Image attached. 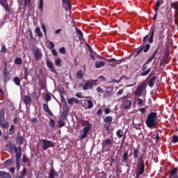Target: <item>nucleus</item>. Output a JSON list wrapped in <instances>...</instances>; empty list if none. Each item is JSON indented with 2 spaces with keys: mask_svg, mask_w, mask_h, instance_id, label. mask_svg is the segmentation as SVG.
Instances as JSON below:
<instances>
[{
  "mask_svg": "<svg viewBox=\"0 0 178 178\" xmlns=\"http://www.w3.org/2000/svg\"><path fill=\"white\" fill-rule=\"evenodd\" d=\"M169 55H170V53L169 51V49H166L164 55L163 56V63H168V59H169Z\"/></svg>",
  "mask_w": 178,
  "mask_h": 178,
  "instance_id": "f3484780",
  "label": "nucleus"
},
{
  "mask_svg": "<svg viewBox=\"0 0 178 178\" xmlns=\"http://www.w3.org/2000/svg\"><path fill=\"white\" fill-rule=\"evenodd\" d=\"M76 77L77 79H83L84 77V74H83V70H79L76 73Z\"/></svg>",
  "mask_w": 178,
  "mask_h": 178,
  "instance_id": "ea45409f",
  "label": "nucleus"
},
{
  "mask_svg": "<svg viewBox=\"0 0 178 178\" xmlns=\"http://www.w3.org/2000/svg\"><path fill=\"white\" fill-rule=\"evenodd\" d=\"M149 48H151V44H149V43H147L145 46L142 47V49L145 53L148 52V51H149Z\"/></svg>",
  "mask_w": 178,
  "mask_h": 178,
  "instance_id": "c9c22d12",
  "label": "nucleus"
},
{
  "mask_svg": "<svg viewBox=\"0 0 178 178\" xmlns=\"http://www.w3.org/2000/svg\"><path fill=\"white\" fill-rule=\"evenodd\" d=\"M55 120L54 119H50V121L49 122V124L51 129H54L55 127Z\"/></svg>",
  "mask_w": 178,
  "mask_h": 178,
  "instance_id": "de8ad7c7",
  "label": "nucleus"
},
{
  "mask_svg": "<svg viewBox=\"0 0 178 178\" xmlns=\"http://www.w3.org/2000/svg\"><path fill=\"white\" fill-rule=\"evenodd\" d=\"M172 143H173V144H176V143H178V136H177V135H174L172 136Z\"/></svg>",
  "mask_w": 178,
  "mask_h": 178,
  "instance_id": "603ef678",
  "label": "nucleus"
},
{
  "mask_svg": "<svg viewBox=\"0 0 178 178\" xmlns=\"http://www.w3.org/2000/svg\"><path fill=\"white\" fill-rule=\"evenodd\" d=\"M35 33H36L38 37H40V38H42L44 37V35L41 32V29H40V27H37L35 29Z\"/></svg>",
  "mask_w": 178,
  "mask_h": 178,
  "instance_id": "e433bc0d",
  "label": "nucleus"
},
{
  "mask_svg": "<svg viewBox=\"0 0 178 178\" xmlns=\"http://www.w3.org/2000/svg\"><path fill=\"white\" fill-rule=\"evenodd\" d=\"M0 178H12L10 174L6 172L0 171Z\"/></svg>",
  "mask_w": 178,
  "mask_h": 178,
  "instance_id": "c85d7f7f",
  "label": "nucleus"
},
{
  "mask_svg": "<svg viewBox=\"0 0 178 178\" xmlns=\"http://www.w3.org/2000/svg\"><path fill=\"white\" fill-rule=\"evenodd\" d=\"M102 145L103 148H106V147H112L113 145V139L105 138L102 140Z\"/></svg>",
  "mask_w": 178,
  "mask_h": 178,
  "instance_id": "9d476101",
  "label": "nucleus"
},
{
  "mask_svg": "<svg viewBox=\"0 0 178 178\" xmlns=\"http://www.w3.org/2000/svg\"><path fill=\"white\" fill-rule=\"evenodd\" d=\"M158 119V113L151 112L147 117L146 125L149 129H158V124L155 120Z\"/></svg>",
  "mask_w": 178,
  "mask_h": 178,
  "instance_id": "f257e3e1",
  "label": "nucleus"
},
{
  "mask_svg": "<svg viewBox=\"0 0 178 178\" xmlns=\"http://www.w3.org/2000/svg\"><path fill=\"white\" fill-rule=\"evenodd\" d=\"M86 104H88L86 107L87 109H92L94 108V103L92 102V100H86Z\"/></svg>",
  "mask_w": 178,
  "mask_h": 178,
  "instance_id": "473e14b6",
  "label": "nucleus"
},
{
  "mask_svg": "<svg viewBox=\"0 0 178 178\" xmlns=\"http://www.w3.org/2000/svg\"><path fill=\"white\" fill-rule=\"evenodd\" d=\"M145 90H147V83L145 82H142L138 86V88L134 91V95L136 97H141Z\"/></svg>",
  "mask_w": 178,
  "mask_h": 178,
  "instance_id": "39448f33",
  "label": "nucleus"
},
{
  "mask_svg": "<svg viewBox=\"0 0 178 178\" xmlns=\"http://www.w3.org/2000/svg\"><path fill=\"white\" fill-rule=\"evenodd\" d=\"M104 113L106 115H109V113H111V108H104Z\"/></svg>",
  "mask_w": 178,
  "mask_h": 178,
  "instance_id": "e2e57ef3",
  "label": "nucleus"
},
{
  "mask_svg": "<svg viewBox=\"0 0 178 178\" xmlns=\"http://www.w3.org/2000/svg\"><path fill=\"white\" fill-rule=\"evenodd\" d=\"M45 101H47V102H48L49 101H51V95H49V94H47L45 95Z\"/></svg>",
  "mask_w": 178,
  "mask_h": 178,
  "instance_id": "680f3d73",
  "label": "nucleus"
},
{
  "mask_svg": "<svg viewBox=\"0 0 178 178\" xmlns=\"http://www.w3.org/2000/svg\"><path fill=\"white\" fill-rule=\"evenodd\" d=\"M112 95H113V89L107 90L104 92V97L106 98H111V97H112Z\"/></svg>",
  "mask_w": 178,
  "mask_h": 178,
  "instance_id": "b1692460",
  "label": "nucleus"
},
{
  "mask_svg": "<svg viewBox=\"0 0 178 178\" xmlns=\"http://www.w3.org/2000/svg\"><path fill=\"white\" fill-rule=\"evenodd\" d=\"M81 124H82L83 126H86L83 129V134L80 136V138L81 140H84V138L87 137V135L88 134V132L90 131V130H91L92 127V124L90 123L88 120H81Z\"/></svg>",
  "mask_w": 178,
  "mask_h": 178,
  "instance_id": "f03ea898",
  "label": "nucleus"
},
{
  "mask_svg": "<svg viewBox=\"0 0 178 178\" xmlns=\"http://www.w3.org/2000/svg\"><path fill=\"white\" fill-rule=\"evenodd\" d=\"M76 33L79 34V35L80 36L79 40H81V38H83V32L81 31V30H80V29L76 28Z\"/></svg>",
  "mask_w": 178,
  "mask_h": 178,
  "instance_id": "37998d69",
  "label": "nucleus"
},
{
  "mask_svg": "<svg viewBox=\"0 0 178 178\" xmlns=\"http://www.w3.org/2000/svg\"><path fill=\"white\" fill-rule=\"evenodd\" d=\"M113 120V118L111 116H106L104 118V122L107 123L108 124H112V121Z\"/></svg>",
  "mask_w": 178,
  "mask_h": 178,
  "instance_id": "7c9ffc66",
  "label": "nucleus"
},
{
  "mask_svg": "<svg viewBox=\"0 0 178 178\" xmlns=\"http://www.w3.org/2000/svg\"><path fill=\"white\" fill-rule=\"evenodd\" d=\"M81 92H77L76 94V97H77V98H83V96L81 95Z\"/></svg>",
  "mask_w": 178,
  "mask_h": 178,
  "instance_id": "774afa93",
  "label": "nucleus"
},
{
  "mask_svg": "<svg viewBox=\"0 0 178 178\" xmlns=\"http://www.w3.org/2000/svg\"><path fill=\"white\" fill-rule=\"evenodd\" d=\"M56 177H59V174L55 169L54 168V165L51 166L50 172L49 173V178H55Z\"/></svg>",
  "mask_w": 178,
  "mask_h": 178,
  "instance_id": "ddd939ff",
  "label": "nucleus"
},
{
  "mask_svg": "<svg viewBox=\"0 0 178 178\" xmlns=\"http://www.w3.org/2000/svg\"><path fill=\"white\" fill-rule=\"evenodd\" d=\"M1 52H3V54H6L7 52L6 46L5 45L1 46Z\"/></svg>",
  "mask_w": 178,
  "mask_h": 178,
  "instance_id": "6e6d98bb",
  "label": "nucleus"
},
{
  "mask_svg": "<svg viewBox=\"0 0 178 178\" xmlns=\"http://www.w3.org/2000/svg\"><path fill=\"white\" fill-rule=\"evenodd\" d=\"M61 63H62V60L60 58H58L55 60V65L56 66H58V67H60V66H61L60 64Z\"/></svg>",
  "mask_w": 178,
  "mask_h": 178,
  "instance_id": "c03bdc74",
  "label": "nucleus"
},
{
  "mask_svg": "<svg viewBox=\"0 0 178 178\" xmlns=\"http://www.w3.org/2000/svg\"><path fill=\"white\" fill-rule=\"evenodd\" d=\"M94 83L91 81H86L85 84L83 85V90L87 91V90H92Z\"/></svg>",
  "mask_w": 178,
  "mask_h": 178,
  "instance_id": "9b49d317",
  "label": "nucleus"
},
{
  "mask_svg": "<svg viewBox=\"0 0 178 178\" xmlns=\"http://www.w3.org/2000/svg\"><path fill=\"white\" fill-rule=\"evenodd\" d=\"M43 110L50 116H54V113H52V111H51V109H49V106H48V103L43 104Z\"/></svg>",
  "mask_w": 178,
  "mask_h": 178,
  "instance_id": "412c9836",
  "label": "nucleus"
},
{
  "mask_svg": "<svg viewBox=\"0 0 178 178\" xmlns=\"http://www.w3.org/2000/svg\"><path fill=\"white\" fill-rule=\"evenodd\" d=\"M14 63H15V65H22V63H23V60L22 59V58L17 57L15 59Z\"/></svg>",
  "mask_w": 178,
  "mask_h": 178,
  "instance_id": "4c0bfd02",
  "label": "nucleus"
},
{
  "mask_svg": "<svg viewBox=\"0 0 178 178\" xmlns=\"http://www.w3.org/2000/svg\"><path fill=\"white\" fill-rule=\"evenodd\" d=\"M24 102L25 105H30V104H31V97H30V95L24 96Z\"/></svg>",
  "mask_w": 178,
  "mask_h": 178,
  "instance_id": "393cba45",
  "label": "nucleus"
},
{
  "mask_svg": "<svg viewBox=\"0 0 178 178\" xmlns=\"http://www.w3.org/2000/svg\"><path fill=\"white\" fill-rule=\"evenodd\" d=\"M161 5H163V0H156V6L154 8V12H158Z\"/></svg>",
  "mask_w": 178,
  "mask_h": 178,
  "instance_id": "5701e85b",
  "label": "nucleus"
},
{
  "mask_svg": "<svg viewBox=\"0 0 178 178\" xmlns=\"http://www.w3.org/2000/svg\"><path fill=\"white\" fill-rule=\"evenodd\" d=\"M116 136L118 138H122V137H123V130L122 129H118L116 131Z\"/></svg>",
  "mask_w": 178,
  "mask_h": 178,
  "instance_id": "a19ab883",
  "label": "nucleus"
},
{
  "mask_svg": "<svg viewBox=\"0 0 178 178\" xmlns=\"http://www.w3.org/2000/svg\"><path fill=\"white\" fill-rule=\"evenodd\" d=\"M67 115H68L67 111H63V112L61 113L60 118H62V119H64V120H66V118H67Z\"/></svg>",
  "mask_w": 178,
  "mask_h": 178,
  "instance_id": "09e8293b",
  "label": "nucleus"
},
{
  "mask_svg": "<svg viewBox=\"0 0 178 178\" xmlns=\"http://www.w3.org/2000/svg\"><path fill=\"white\" fill-rule=\"evenodd\" d=\"M140 154V149H134V152L131 154L133 155L134 159H138V155Z\"/></svg>",
  "mask_w": 178,
  "mask_h": 178,
  "instance_id": "a878e982",
  "label": "nucleus"
},
{
  "mask_svg": "<svg viewBox=\"0 0 178 178\" xmlns=\"http://www.w3.org/2000/svg\"><path fill=\"white\" fill-rule=\"evenodd\" d=\"M151 72V68H148L147 70L143 71L140 73V76H147V74H149V72Z\"/></svg>",
  "mask_w": 178,
  "mask_h": 178,
  "instance_id": "a18cd8bd",
  "label": "nucleus"
},
{
  "mask_svg": "<svg viewBox=\"0 0 178 178\" xmlns=\"http://www.w3.org/2000/svg\"><path fill=\"white\" fill-rule=\"evenodd\" d=\"M127 95L124 96L122 98H121V100L122 101V106L124 109H129L131 106V101L127 99Z\"/></svg>",
  "mask_w": 178,
  "mask_h": 178,
  "instance_id": "6e6552de",
  "label": "nucleus"
},
{
  "mask_svg": "<svg viewBox=\"0 0 178 178\" xmlns=\"http://www.w3.org/2000/svg\"><path fill=\"white\" fill-rule=\"evenodd\" d=\"M14 151L15 153L17 170H19V169H20V159H22V146H19L18 147H15Z\"/></svg>",
  "mask_w": 178,
  "mask_h": 178,
  "instance_id": "20e7f679",
  "label": "nucleus"
},
{
  "mask_svg": "<svg viewBox=\"0 0 178 178\" xmlns=\"http://www.w3.org/2000/svg\"><path fill=\"white\" fill-rule=\"evenodd\" d=\"M149 63H147V62L145 63V64L142 66V70L143 72L147 70V69H148V67L147 66V65H149Z\"/></svg>",
  "mask_w": 178,
  "mask_h": 178,
  "instance_id": "bf43d9fd",
  "label": "nucleus"
},
{
  "mask_svg": "<svg viewBox=\"0 0 178 178\" xmlns=\"http://www.w3.org/2000/svg\"><path fill=\"white\" fill-rule=\"evenodd\" d=\"M60 54H66V49L65 47H61L59 50Z\"/></svg>",
  "mask_w": 178,
  "mask_h": 178,
  "instance_id": "0e129e2a",
  "label": "nucleus"
},
{
  "mask_svg": "<svg viewBox=\"0 0 178 178\" xmlns=\"http://www.w3.org/2000/svg\"><path fill=\"white\" fill-rule=\"evenodd\" d=\"M62 3L64 5H67L69 9H72V4L70 3V0H62Z\"/></svg>",
  "mask_w": 178,
  "mask_h": 178,
  "instance_id": "79ce46f5",
  "label": "nucleus"
},
{
  "mask_svg": "<svg viewBox=\"0 0 178 178\" xmlns=\"http://www.w3.org/2000/svg\"><path fill=\"white\" fill-rule=\"evenodd\" d=\"M13 81L15 84V86H17V87H20L21 83H20V78H19V76H15L13 79Z\"/></svg>",
  "mask_w": 178,
  "mask_h": 178,
  "instance_id": "f704fd0d",
  "label": "nucleus"
},
{
  "mask_svg": "<svg viewBox=\"0 0 178 178\" xmlns=\"http://www.w3.org/2000/svg\"><path fill=\"white\" fill-rule=\"evenodd\" d=\"M65 119L60 118L58 122V124L59 127H63V126L66 124V122H65Z\"/></svg>",
  "mask_w": 178,
  "mask_h": 178,
  "instance_id": "72a5a7b5",
  "label": "nucleus"
},
{
  "mask_svg": "<svg viewBox=\"0 0 178 178\" xmlns=\"http://www.w3.org/2000/svg\"><path fill=\"white\" fill-rule=\"evenodd\" d=\"M39 86L41 88V90H44V88L47 87V86L45 85V82H44L43 81H39Z\"/></svg>",
  "mask_w": 178,
  "mask_h": 178,
  "instance_id": "8fccbe9b",
  "label": "nucleus"
},
{
  "mask_svg": "<svg viewBox=\"0 0 178 178\" xmlns=\"http://www.w3.org/2000/svg\"><path fill=\"white\" fill-rule=\"evenodd\" d=\"M43 8H44V0H39V9L42 10Z\"/></svg>",
  "mask_w": 178,
  "mask_h": 178,
  "instance_id": "5fc2aeb1",
  "label": "nucleus"
},
{
  "mask_svg": "<svg viewBox=\"0 0 178 178\" xmlns=\"http://www.w3.org/2000/svg\"><path fill=\"white\" fill-rule=\"evenodd\" d=\"M3 80L4 81H9V80H10V76H9L10 73H9V71L8 70V67L3 68Z\"/></svg>",
  "mask_w": 178,
  "mask_h": 178,
  "instance_id": "f8f14e48",
  "label": "nucleus"
},
{
  "mask_svg": "<svg viewBox=\"0 0 178 178\" xmlns=\"http://www.w3.org/2000/svg\"><path fill=\"white\" fill-rule=\"evenodd\" d=\"M17 143L19 144V145H23V143H24L23 136H17Z\"/></svg>",
  "mask_w": 178,
  "mask_h": 178,
  "instance_id": "58836bf2",
  "label": "nucleus"
},
{
  "mask_svg": "<svg viewBox=\"0 0 178 178\" xmlns=\"http://www.w3.org/2000/svg\"><path fill=\"white\" fill-rule=\"evenodd\" d=\"M33 56L36 60H39L41 56H42V53L40 51V49L36 48V49L33 51Z\"/></svg>",
  "mask_w": 178,
  "mask_h": 178,
  "instance_id": "2eb2a0df",
  "label": "nucleus"
},
{
  "mask_svg": "<svg viewBox=\"0 0 178 178\" xmlns=\"http://www.w3.org/2000/svg\"><path fill=\"white\" fill-rule=\"evenodd\" d=\"M31 5V0H24V6L29 8Z\"/></svg>",
  "mask_w": 178,
  "mask_h": 178,
  "instance_id": "864d4df0",
  "label": "nucleus"
},
{
  "mask_svg": "<svg viewBox=\"0 0 178 178\" xmlns=\"http://www.w3.org/2000/svg\"><path fill=\"white\" fill-rule=\"evenodd\" d=\"M137 101H138V105H139V106L144 104V100H143V99H141V98H138Z\"/></svg>",
  "mask_w": 178,
  "mask_h": 178,
  "instance_id": "052dcab7",
  "label": "nucleus"
},
{
  "mask_svg": "<svg viewBox=\"0 0 178 178\" xmlns=\"http://www.w3.org/2000/svg\"><path fill=\"white\" fill-rule=\"evenodd\" d=\"M28 77H29V71H27V70H25L24 74V80H27Z\"/></svg>",
  "mask_w": 178,
  "mask_h": 178,
  "instance_id": "4d7b16f0",
  "label": "nucleus"
},
{
  "mask_svg": "<svg viewBox=\"0 0 178 178\" xmlns=\"http://www.w3.org/2000/svg\"><path fill=\"white\" fill-rule=\"evenodd\" d=\"M178 168H174L169 171V178H173L177 175Z\"/></svg>",
  "mask_w": 178,
  "mask_h": 178,
  "instance_id": "6ab92c4d",
  "label": "nucleus"
},
{
  "mask_svg": "<svg viewBox=\"0 0 178 178\" xmlns=\"http://www.w3.org/2000/svg\"><path fill=\"white\" fill-rule=\"evenodd\" d=\"M122 163H127L129 162V152L126 151L122 154Z\"/></svg>",
  "mask_w": 178,
  "mask_h": 178,
  "instance_id": "aec40b11",
  "label": "nucleus"
},
{
  "mask_svg": "<svg viewBox=\"0 0 178 178\" xmlns=\"http://www.w3.org/2000/svg\"><path fill=\"white\" fill-rule=\"evenodd\" d=\"M15 125L11 124L10 128L9 129V131H10L9 134L10 136H13V134H15Z\"/></svg>",
  "mask_w": 178,
  "mask_h": 178,
  "instance_id": "49530a36",
  "label": "nucleus"
},
{
  "mask_svg": "<svg viewBox=\"0 0 178 178\" xmlns=\"http://www.w3.org/2000/svg\"><path fill=\"white\" fill-rule=\"evenodd\" d=\"M149 38L148 40V42H149V44H152V42H154V35H155V27H151L150 30H149Z\"/></svg>",
  "mask_w": 178,
  "mask_h": 178,
  "instance_id": "4468645a",
  "label": "nucleus"
},
{
  "mask_svg": "<svg viewBox=\"0 0 178 178\" xmlns=\"http://www.w3.org/2000/svg\"><path fill=\"white\" fill-rule=\"evenodd\" d=\"M162 49H163V40H160L158 43L157 47L152 54V56L146 60V63H151L152 60L155 59V56L162 52Z\"/></svg>",
  "mask_w": 178,
  "mask_h": 178,
  "instance_id": "7ed1b4c3",
  "label": "nucleus"
},
{
  "mask_svg": "<svg viewBox=\"0 0 178 178\" xmlns=\"http://www.w3.org/2000/svg\"><path fill=\"white\" fill-rule=\"evenodd\" d=\"M102 59H104V60H107L108 62V65L111 66L112 67H116L118 65H120L122 63V60H116L115 58H105V57H102Z\"/></svg>",
  "mask_w": 178,
  "mask_h": 178,
  "instance_id": "0eeeda50",
  "label": "nucleus"
},
{
  "mask_svg": "<svg viewBox=\"0 0 178 178\" xmlns=\"http://www.w3.org/2000/svg\"><path fill=\"white\" fill-rule=\"evenodd\" d=\"M0 126H1L2 127H3V129H8V126H9V123L8 122H5L3 124V122H2V124H0Z\"/></svg>",
  "mask_w": 178,
  "mask_h": 178,
  "instance_id": "13d9d810",
  "label": "nucleus"
},
{
  "mask_svg": "<svg viewBox=\"0 0 178 178\" xmlns=\"http://www.w3.org/2000/svg\"><path fill=\"white\" fill-rule=\"evenodd\" d=\"M0 5L4 8L6 12H8V13L10 12V8H9V4H8V1L3 3L2 0H0Z\"/></svg>",
  "mask_w": 178,
  "mask_h": 178,
  "instance_id": "a211bd4d",
  "label": "nucleus"
},
{
  "mask_svg": "<svg viewBox=\"0 0 178 178\" xmlns=\"http://www.w3.org/2000/svg\"><path fill=\"white\" fill-rule=\"evenodd\" d=\"M22 176H25V175H27V170H26V168H24L23 170L21 173Z\"/></svg>",
  "mask_w": 178,
  "mask_h": 178,
  "instance_id": "338daca9",
  "label": "nucleus"
},
{
  "mask_svg": "<svg viewBox=\"0 0 178 178\" xmlns=\"http://www.w3.org/2000/svg\"><path fill=\"white\" fill-rule=\"evenodd\" d=\"M104 66H105V63L104 61H97L95 63V67L97 69L104 67Z\"/></svg>",
  "mask_w": 178,
  "mask_h": 178,
  "instance_id": "c756f323",
  "label": "nucleus"
},
{
  "mask_svg": "<svg viewBox=\"0 0 178 178\" xmlns=\"http://www.w3.org/2000/svg\"><path fill=\"white\" fill-rule=\"evenodd\" d=\"M144 172H145V164L144 163V160H142L141 163L138 165V177L141 175H144Z\"/></svg>",
  "mask_w": 178,
  "mask_h": 178,
  "instance_id": "1a4fd4ad",
  "label": "nucleus"
},
{
  "mask_svg": "<svg viewBox=\"0 0 178 178\" xmlns=\"http://www.w3.org/2000/svg\"><path fill=\"white\" fill-rule=\"evenodd\" d=\"M22 162L23 163H28L29 166L30 165V159L27 157V154H23Z\"/></svg>",
  "mask_w": 178,
  "mask_h": 178,
  "instance_id": "2f4dec72",
  "label": "nucleus"
},
{
  "mask_svg": "<svg viewBox=\"0 0 178 178\" xmlns=\"http://www.w3.org/2000/svg\"><path fill=\"white\" fill-rule=\"evenodd\" d=\"M67 102L69 105H73V104H79V99H76L75 97H72L67 99Z\"/></svg>",
  "mask_w": 178,
  "mask_h": 178,
  "instance_id": "bb28decb",
  "label": "nucleus"
},
{
  "mask_svg": "<svg viewBox=\"0 0 178 178\" xmlns=\"http://www.w3.org/2000/svg\"><path fill=\"white\" fill-rule=\"evenodd\" d=\"M97 92H100V94H104V89L101 87H97Z\"/></svg>",
  "mask_w": 178,
  "mask_h": 178,
  "instance_id": "69168bd1",
  "label": "nucleus"
},
{
  "mask_svg": "<svg viewBox=\"0 0 178 178\" xmlns=\"http://www.w3.org/2000/svg\"><path fill=\"white\" fill-rule=\"evenodd\" d=\"M5 122V111L1 110L0 111V124Z\"/></svg>",
  "mask_w": 178,
  "mask_h": 178,
  "instance_id": "cd10ccee",
  "label": "nucleus"
},
{
  "mask_svg": "<svg viewBox=\"0 0 178 178\" xmlns=\"http://www.w3.org/2000/svg\"><path fill=\"white\" fill-rule=\"evenodd\" d=\"M46 63L47 67L51 70L52 73H56V70L55 69V67L54 66V63L52 61L47 60Z\"/></svg>",
  "mask_w": 178,
  "mask_h": 178,
  "instance_id": "dca6fc26",
  "label": "nucleus"
},
{
  "mask_svg": "<svg viewBox=\"0 0 178 178\" xmlns=\"http://www.w3.org/2000/svg\"><path fill=\"white\" fill-rule=\"evenodd\" d=\"M13 161H12V159H8L4 162L5 166H10L12 165Z\"/></svg>",
  "mask_w": 178,
  "mask_h": 178,
  "instance_id": "3c124183",
  "label": "nucleus"
},
{
  "mask_svg": "<svg viewBox=\"0 0 178 178\" xmlns=\"http://www.w3.org/2000/svg\"><path fill=\"white\" fill-rule=\"evenodd\" d=\"M40 142L42 149H43V151H47L48 148H54V147H55V143L51 140L42 139Z\"/></svg>",
  "mask_w": 178,
  "mask_h": 178,
  "instance_id": "423d86ee",
  "label": "nucleus"
},
{
  "mask_svg": "<svg viewBox=\"0 0 178 178\" xmlns=\"http://www.w3.org/2000/svg\"><path fill=\"white\" fill-rule=\"evenodd\" d=\"M156 79H157L156 76H154L152 78H151L149 80V82H148L149 87H151L152 88V86H155V81H156Z\"/></svg>",
  "mask_w": 178,
  "mask_h": 178,
  "instance_id": "4be33fe9",
  "label": "nucleus"
}]
</instances>
